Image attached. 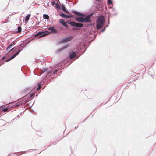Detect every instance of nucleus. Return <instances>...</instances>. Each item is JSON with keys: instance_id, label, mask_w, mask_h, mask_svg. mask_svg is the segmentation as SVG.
<instances>
[{"instance_id": "17", "label": "nucleus", "mask_w": 156, "mask_h": 156, "mask_svg": "<svg viewBox=\"0 0 156 156\" xmlns=\"http://www.w3.org/2000/svg\"><path fill=\"white\" fill-rule=\"evenodd\" d=\"M41 83H38V85H37L38 87L37 89V90H39L41 89Z\"/></svg>"}, {"instance_id": "5", "label": "nucleus", "mask_w": 156, "mask_h": 156, "mask_svg": "<svg viewBox=\"0 0 156 156\" xmlns=\"http://www.w3.org/2000/svg\"><path fill=\"white\" fill-rule=\"evenodd\" d=\"M21 51V50H20V49L19 50H18V51L16 53L13 55L12 56L9 58L8 59H7L6 61V62H8L10 61L11 59H12L13 58H15L16 56L20 53V52Z\"/></svg>"}, {"instance_id": "6", "label": "nucleus", "mask_w": 156, "mask_h": 156, "mask_svg": "<svg viewBox=\"0 0 156 156\" xmlns=\"http://www.w3.org/2000/svg\"><path fill=\"white\" fill-rule=\"evenodd\" d=\"M71 12L72 13L74 14L77 15L78 16H84L83 14L79 13L77 11H75L74 10H72L71 11Z\"/></svg>"}, {"instance_id": "15", "label": "nucleus", "mask_w": 156, "mask_h": 156, "mask_svg": "<svg viewBox=\"0 0 156 156\" xmlns=\"http://www.w3.org/2000/svg\"><path fill=\"white\" fill-rule=\"evenodd\" d=\"M13 42L11 43L8 47V48H7L6 50L7 51H8L11 48V47L13 45Z\"/></svg>"}, {"instance_id": "22", "label": "nucleus", "mask_w": 156, "mask_h": 156, "mask_svg": "<svg viewBox=\"0 0 156 156\" xmlns=\"http://www.w3.org/2000/svg\"><path fill=\"white\" fill-rule=\"evenodd\" d=\"M108 2L109 4H112V2L111 0H108Z\"/></svg>"}, {"instance_id": "10", "label": "nucleus", "mask_w": 156, "mask_h": 156, "mask_svg": "<svg viewBox=\"0 0 156 156\" xmlns=\"http://www.w3.org/2000/svg\"><path fill=\"white\" fill-rule=\"evenodd\" d=\"M75 20L79 22H83V17H76L75 18Z\"/></svg>"}, {"instance_id": "19", "label": "nucleus", "mask_w": 156, "mask_h": 156, "mask_svg": "<svg viewBox=\"0 0 156 156\" xmlns=\"http://www.w3.org/2000/svg\"><path fill=\"white\" fill-rule=\"evenodd\" d=\"M18 30L17 32L18 33H20L21 31V27L20 26H19L17 28Z\"/></svg>"}, {"instance_id": "20", "label": "nucleus", "mask_w": 156, "mask_h": 156, "mask_svg": "<svg viewBox=\"0 0 156 156\" xmlns=\"http://www.w3.org/2000/svg\"><path fill=\"white\" fill-rule=\"evenodd\" d=\"M34 95V94L32 93H31L30 94H29L27 95V96L28 97L30 96V98H32V97Z\"/></svg>"}, {"instance_id": "21", "label": "nucleus", "mask_w": 156, "mask_h": 156, "mask_svg": "<svg viewBox=\"0 0 156 156\" xmlns=\"http://www.w3.org/2000/svg\"><path fill=\"white\" fill-rule=\"evenodd\" d=\"M8 109L9 108H5L3 109V110L4 112H6L8 110Z\"/></svg>"}, {"instance_id": "7", "label": "nucleus", "mask_w": 156, "mask_h": 156, "mask_svg": "<svg viewBox=\"0 0 156 156\" xmlns=\"http://www.w3.org/2000/svg\"><path fill=\"white\" fill-rule=\"evenodd\" d=\"M69 14V15L67 16L63 13H62L60 14V16L62 17L66 18H70L73 16V15L71 14L70 13Z\"/></svg>"}, {"instance_id": "26", "label": "nucleus", "mask_w": 156, "mask_h": 156, "mask_svg": "<svg viewBox=\"0 0 156 156\" xmlns=\"http://www.w3.org/2000/svg\"><path fill=\"white\" fill-rule=\"evenodd\" d=\"M105 28H104V29L103 30H102V31H104V30H105Z\"/></svg>"}, {"instance_id": "8", "label": "nucleus", "mask_w": 156, "mask_h": 156, "mask_svg": "<svg viewBox=\"0 0 156 156\" xmlns=\"http://www.w3.org/2000/svg\"><path fill=\"white\" fill-rule=\"evenodd\" d=\"M59 22L60 23L62 24V25L65 27H68V25L67 23L64 21V20H59Z\"/></svg>"}, {"instance_id": "4", "label": "nucleus", "mask_w": 156, "mask_h": 156, "mask_svg": "<svg viewBox=\"0 0 156 156\" xmlns=\"http://www.w3.org/2000/svg\"><path fill=\"white\" fill-rule=\"evenodd\" d=\"M21 104L19 103L18 101L12 102L9 104V106L12 107V108H16L18 107Z\"/></svg>"}, {"instance_id": "3", "label": "nucleus", "mask_w": 156, "mask_h": 156, "mask_svg": "<svg viewBox=\"0 0 156 156\" xmlns=\"http://www.w3.org/2000/svg\"><path fill=\"white\" fill-rule=\"evenodd\" d=\"M91 16V15H89L86 16L85 18H83V23H89L91 22L90 17Z\"/></svg>"}, {"instance_id": "25", "label": "nucleus", "mask_w": 156, "mask_h": 156, "mask_svg": "<svg viewBox=\"0 0 156 156\" xmlns=\"http://www.w3.org/2000/svg\"><path fill=\"white\" fill-rule=\"evenodd\" d=\"M57 72V70H55L54 72V73H55Z\"/></svg>"}, {"instance_id": "24", "label": "nucleus", "mask_w": 156, "mask_h": 156, "mask_svg": "<svg viewBox=\"0 0 156 156\" xmlns=\"http://www.w3.org/2000/svg\"><path fill=\"white\" fill-rule=\"evenodd\" d=\"M14 48H12V49H10L9 51V52H11V51H13V50H14Z\"/></svg>"}, {"instance_id": "11", "label": "nucleus", "mask_w": 156, "mask_h": 156, "mask_svg": "<svg viewBox=\"0 0 156 156\" xmlns=\"http://www.w3.org/2000/svg\"><path fill=\"white\" fill-rule=\"evenodd\" d=\"M72 37L70 36L64 39L63 41L64 42H68L70 41L72 39Z\"/></svg>"}, {"instance_id": "1", "label": "nucleus", "mask_w": 156, "mask_h": 156, "mask_svg": "<svg viewBox=\"0 0 156 156\" xmlns=\"http://www.w3.org/2000/svg\"><path fill=\"white\" fill-rule=\"evenodd\" d=\"M48 29L49 30H51V31L50 32H48L47 31H45L43 32H39L38 33L36 34L35 35V36L36 37L39 36V38H41L49 34L51 32L56 33L57 32V30L54 27H49L48 28Z\"/></svg>"}, {"instance_id": "16", "label": "nucleus", "mask_w": 156, "mask_h": 156, "mask_svg": "<svg viewBox=\"0 0 156 156\" xmlns=\"http://www.w3.org/2000/svg\"><path fill=\"white\" fill-rule=\"evenodd\" d=\"M62 9L64 11L68 13V14H69V12L66 11L65 6L63 5L62 6Z\"/></svg>"}, {"instance_id": "14", "label": "nucleus", "mask_w": 156, "mask_h": 156, "mask_svg": "<svg viewBox=\"0 0 156 156\" xmlns=\"http://www.w3.org/2000/svg\"><path fill=\"white\" fill-rule=\"evenodd\" d=\"M30 16V14H28L27 15V16H26L25 18V20L27 22L28 21L29 19V18Z\"/></svg>"}, {"instance_id": "27", "label": "nucleus", "mask_w": 156, "mask_h": 156, "mask_svg": "<svg viewBox=\"0 0 156 156\" xmlns=\"http://www.w3.org/2000/svg\"><path fill=\"white\" fill-rule=\"evenodd\" d=\"M5 58V57H3L2 58V59H4Z\"/></svg>"}, {"instance_id": "28", "label": "nucleus", "mask_w": 156, "mask_h": 156, "mask_svg": "<svg viewBox=\"0 0 156 156\" xmlns=\"http://www.w3.org/2000/svg\"><path fill=\"white\" fill-rule=\"evenodd\" d=\"M19 47H20V46H19L18 47V48H19Z\"/></svg>"}, {"instance_id": "12", "label": "nucleus", "mask_w": 156, "mask_h": 156, "mask_svg": "<svg viewBox=\"0 0 156 156\" xmlns=\"http://www.w3.org/2000/svg\"><path fill=\"white\" fill-rule=\"evenodd\" d=\"M76 55V53L75 52H73L70 54L69 57L71 59H72L75 57Z\"/></svg>"}, {"instance_id": "9", "label": "nucleus", "mask_w": 156, "mask_h": 156, "mask_svg": "<svg viewBox=\"0 0 156 156\" xmlns=\"http://www.w3.org/2000/svg\"><path fill=\"white\" fill-rule=\"evenodd\" d=\"M67 23L73 26H76V22L71 21L70 20H68L67 21Z\"/></svg>"}, {"instance_id": "18", "label": "nucleus", "mask_w": 156, "mask_h": 156, "mask_svg": "<svg viewBox=\"0 0 156 156\" xmlns=\"http://www.w3.org/2000/svg\"><path fill=\"white\" fill-rule=\"evenodd\" d=\"M43 17L45 19L47 20H48L49 18V16L48 15L44 14L43 15Z\"/></svg>"}, {"instance_id": "2", "label": "nucleus", "mask_w": 156, "mask_h": 156, "mask_svg": "<svg viewBox=\"0 0 156 156\" xmlns=\"http://www.w3.org/2000/svg\"><path fill=\"white\" fill-rule=\"evenodd\" d=\"M105 22L104 18L103 16L101 15L98 17L97 19L96 27L97 29L101 28Z\"/></svg>"}, {"instance_id": "13", "label": "nucleus", "mask_w": 156, "mask_h": 156, "mask_svg": "<svg viewBox=\"0 0 156 156\" xmlns=\"http://www.w3.org/2000/svg\"><path fill=\"white\" fill-rule=\"evenodd\" d=\"M83 24L80 23H76V27H81L83 26Z\"/></svg>"}, {"instance_id": "23", "label": "nucleus", "mask_w": 156, "mask_h": 156, "mask_svg": "<svg viewBox=\"0 0 156 156\" xmlns=\"http://www.w3.org/2000/svg\"><path fill=\"white\" fill-rule=\"evenodd\" d=\"M56 6L57 8H59V6L58 4V3H56Z\"/></svg>"}, {"instance_id": "29", "label": "nucleus", "mask_w": 156, "mask_h": 156, "mask_svg": "<svg viewBox=\"0 0 156 156\" xmlns=\"http://www.w3.org/2000/svg\"><path fill=\"white\" fill-rule=\"evenodd\" d=\"M54 3H52V5H54Z\"/></svg>"}]
</instances>
